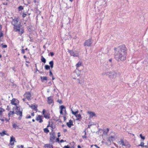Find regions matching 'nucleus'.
<instances>
[{
    "instance_id": "1",
    "label": "nucleus",
    "mask_w": 148,
    "mask_h": 148,
    "mask_svg": "<svg viewBox=\"0 0 148 148\" xmlns=\"http://www.w3.org/2000/svg\"><path fill=\"white\" fill-rule=\"evenodd\" d=\"M114 49L115 51L114 57L116 60L124 61L126 59L127 51L124 45L114 48Z\"/></svg>"
},
{
    "instance_id": "2",
    "label": "nucleus",
    "mask_w": 148,
    "mask_h": 148,
    "mask_svg": "<svg viewBox=\"0 0 148 148\" xmlns=\"http://www.w3.org/2000/svg\"><path fill=\"white\" fill-rule=\"evenodd\" d=\"M105 74L110 79L115 78L116 76V73L114 71H109L106 73Z\"/></svg>"
},
{
    "instance_id": "3",
    "label": "nucleus",
    "mask_w": 148,
    "mask_h": 148,
    "mask_svg": "<svg viewBox=\"0 0 148 148\" xmlns=\"http://www.w3.org/2000/svg\"><path fill=\"white\" fill-rule=\"evenodd\" d=\"M92 43L91 38H89L88 39L86 40L84 43V46L90 47L91 46Z\"/></svg>"
},
{
    "instance_id": "4",
    "label": "nucleus",
    "mask_w": 148,
    "mask_h": 148,
    "mask_svg": "<svg viewBox=\"0 0 148 148\" xmlns=\"http://www.w3.org/2000/svg\"><path fill=\"white\" fill-rule=\"evenodd\" d=\"M71 56H73L74 57H77L78 56V54L76 51H73L72 50H69L68 51Z\"/></svg>"
},
{
    "instance_id": "5",
    "label": "nucleus",
    "mask_w": 148,
    "mask_h": 148,
    "mask_svg": "<svg viewBox=\"0 0 148 148\" xmlns=\"http://www.w3.org/2000/svg\"><path fill=\"white\" fill-rule=\"evenodd\" d=\"M50 141L51 142H54L56 134L54 132H53L52 133H50Z\"/></svg>"
},
{
    "instance_id": "6",
    "label": "nucleus",
    "mask_w": 148,
    "mask_h": 148,
    "mask_svg": "<svg viewBox=\"0 0 148 148\" xmlns=\"http://www.w3.org/2000/svg\"><path fill=\"white\" fill-rule=\"evenodd\" d=\"M87 113L89 115V118L91 119L93 116H96V114L93 112L88 111Z\"/></svg>"
},
{
    "instance_id": "7",
    "label": "nucleus",
    "mask_w": 148,
    "mask_h": 148,
    "mask_svg": "<svg viewBox=\"0 0 148 148\" xmlns=\"http://www.w3.org/2000/svg\"><path fill=\"white\" fill-rule=\"evenodd\" d=\"M19 20L18 18H15L13 19L12 21V24L14 26L17 25L18 22Z\"/></svg>"
},
{
    "instance_id": "8",
    "label": "nucleus",
    "mask_w": 148,
    "mask_h": 148,
    "mask_svg": "<svg viewBox=\"0 0 148 148\" xmlns=\"http://www.w3.org/2000/svg\"><path fill=\"white\" fill-rule=\"evenodd\" d=\"M18 103V101L15 99H13L11 101V103L13 105H14L15 106H16L17 103Z\"/></svg>"
},
{
    "instance_id": "9",
    "label": "nucleus",
    "mask_w": 148,
    "mask_h": 148,
    "mask_svg": "<svg viewBox=\"0 0 148 148\" xmlns=\"http://www.w3.org/2000/svg\"><path fill=\"white\" fill-rule=\"evenodd\" d=\"M25 97L28 100L31 99V94L30 92L26 93L24 95Z\"/></svg>"
},
{
    "instance_id": "10",
    "label": "nucleus",
    "mask_w": 148,
    "mask_h": 148,
    "mask_svg": "<svg viewBox=\"0 0 148 148\" xmlns=\"http://www.w3.org/2000/svg\"><path fill=\"white\" fill-rule=\"evenodd\" d=\"M15 138L13 136H12L10 137V145H14V141H15Z\"/></svg>"
},
{
    "instance_id": "11",
    "label": "nucleus",
    "mask_w": 148,
    "mask_h": 148,
    "mask_svg": "<svg viewBox=\"0 0 148 148\" xmlns=\"http://www.w3.org/2000/svg\"><path fill=\"white\" fill-rule=\"evenodd\" d=\"M60 112L61 114H63V111L66 112L65 107L63 105H62L60 107Z\"/></svg>"
},
{
    "instance_id": "12",
    "label": "nucleus",
    "mask_w": 148,
    "mask_h": 148,
    "mask_svg": "<svg viewBox=\"0 0 148 148\" xmlns=\"http://www.w3.org/2000/svg\"><path fill=\"white\" fill-rule=\"evenodd\" d=\"M29 107L31 108L33 110H34L35 111H37V106L36 105H29Z\"/></svg>"
},
{
    "instance_id": "13",
    "label": "nucleus",
    "mask_w": 148,
    "mask_h": 148,
    "mask_svg": "<svg viewBox=\"0 0 148 148\" xmlns=\"http://www.w3.org/2000/svg\"><path fill=\"white\" fill-rule=\"evenodd\" d=\"M66 125L68 127L70 128L73 125V121L70 120L68 122L66 123Z\"/></svg>"
},
{
    "instance_id": "14",
    "label": "nucleus",
    "mask_w": 148,
    "mask_h": 148,
    "mask_svg": "<svg viewBox=\"0 0 148 148\" xmlns=\"http://www.w3.org/2000/svg\"><path fill=\"white\" fill-rule=\"evenodd\" d=\"M36 120L38 121H39L40 123H41L43 121L42 119V116H41L40 115H38V116L36 117Z\"/></svg>"
},
{
    "instance_id": "15",
    "label": "nucleus",
    "mask_w": 148,
    "mask_h": 148,
    "mask_svg": "<svg viewBox=\"0 0 148 148\" xmlns=\"http://www.w3.org/2000/svg\"><path fill=\"white\" fill-rule=\"evenodd\" d=\"M48 103L50 104L53 103V98L52 97H49L47 98Z\"/></svg>"
},
{
    "instance_id": "16",
    "label": "nucleus",
    "mask_w": 148,
    "mask_h": 148,
    "mask_svg": "<svg viewBox=\"0 0 148 148\" xmlns=\"http://www.w3.org/2000/svg\"><path fill=\"white\" fill-rule=\"evenodd\" d=\"M126 142H127V141H125L124 142L122 139H121L120 141H119V143L122 146H125V145H126Z\"/></svg>"
},
{
    "instance_id": "17",
    "label": "nucleus",
    "mask_w": 148,
    "mask_h": 148,
    "mask_svg": "<svg viewBox=\"0 0 148 148\" xmlns=\"http://www.w3.org/2000/svg\"><path fill=\"white\" fill-rule=\"evenodd\" d=\"M44 147L45 148H53V146L50 144H45Z\"/></svg>"
},
{
    "instance_id": "18",
    "label": "nucleus",
    "mask_w": 148,
    "mask_h": 148,
    "mask_svg": "<svg viewBox=\"0 0 148 148\" xmlns=\"http://www.w3.org/2000/svg\"><path fill=\"white\" fill-rule=\"evenodd\" d=\"M75 116L76 117V120H79L80 121L82 118L81 115L80 114H77Z\"/></svg>"
},
{
    "instance_id": "19",
    "label": "nucleus",
    "mask_w": 148,
    "mask_h": 148,
    "mask_svg": "<svg viewBox=\"0 0 148 148\" xmlns=\"http://www.w3.org/2000/svg\"><path fill=\"white\" fill-rule=\"evenodd\" d=\"M14 26V28L15 32H17L18 30H19V29L20 28V27L19 25H15Z\"/></svg>"
},
{
    "instance_id": "20",
    "label": "nucleus",
    "mask_w": 148,
    "mask_h": 148,
    "mask_svg": "<svg viewBox=\"0 0 148 148\" xmlns=\"http://www.w3.org/2000/svg\"><path fill=\"white\" fill-rule=\"evenodd\" d=\"M18 34L21 35L24 32V30L23 28H20L19 29V30H18Z\"/></svg>"
},
{
    "instance_id": "21",
    "label": "nucleus",
    "mask_w": 148,
    "mask_h": 148,
    "mask_svg": "<svg viewBox=\"0 0 148 148\" xmlns=\"http://www.w3.org/2000/svg\"><path fill=\"white\" fill-rule=\"evenodd\" d=\"M15 113L17 115H19L21 117L22 115V112L21 111H16Z\"/></svg>"
},
{
    "instance_id": "22",
    "label": "nucleus",
    "mask_w": 148,
    "mask_h": 148,
    "mask_svg": "<svg viewBox=\"0 0 148 148\" xmlns=\"http://www.w3.org/2000/svg\"><path fill=\"white\" fill-rule=\"evenodd\" d=\"M12 127H13L15 129H19L18 126L16 124V123H14L12 124Z\"/></svg>"
},
{
    "instance_id": "23",
    "label": "nucleus",
    "mask_w": 148,
    "mask_h": 148,
    "mask_svg": "<svg viewBox=\"0 0 148 148\" xmlns=\"http://www.w3.org/2000/svg\"><path fill=\"white\" fill-rule=\"evenodd\" d=\"M49 64L50 65L51 67L52 68L53 66V61H51L49 62Z\"/></svg>"
},
{
    "instance_id": "24",
    "label": "nucleus",
    "mask_w": 148,
    "mask_h": 148,
    "mask_svg": "<svg viewBox=\"0 0 148 148\" xmlns=\"http://www.w3.org/2000/svg\"><path fill=\"white\" fill-rule=\"evenodd\" d=\"M125 145V146L127 148H129L131 147V145L127 142H126Z\"/></svg>"
},
{
    "instance_id": "25",
    "label": "nucleus",
    "mask_w": 148,
    "mask_h": 148,
    "mask_svg": "<svg viewBox=\"0 0 148 148\" xmlns=\"http://www.w3.org/2000/svg\"><path fill=\"white\" fill-rule=\"evenodd\" d=\"M114 138V137L113 136H111L108 138V140L110 142L113 141V138Z\"/></svg>"
},
{
    "instance_id": "26",
    "label": "nucleus",
    "mask_w": 148,
    "mask_h": 148,
    "mask_svg": "<svg viewBox=\"0 0 148 148\" xmlns=\"http://www.w3.org/2000/svg\"><path fill=\"white\" fill-rule=\"evenodd\" d=\"M14 113H15L14 111H10L8 113L9 117H10L11 115H13Z\"/></svg>"
},
{
    "instance_id": "27",
    "label": "nucleus",
    "mask_w": 148,
    "mask_h": 148,
    "mask_svg": "<svg viewBox=\"0 0 148 148\" xmlns=\"http://www.w3.org/2000/svg\"><path fill=\"white\" fill-rule=\"evenodd\" d=\"M41 60L42 62L44 63H45L46 62L45 59L43 56H42Z\"/></svg>"
},
{
    "instance_id": "28",
    "label": "nucleus",
    "mask_w": 148,
    "mask_h": 148,
    "mask_svg": "<svg viewBox=\"0 0 148 148\" xmlns=\"http://www.w3.org/2000/svg\"><path fill=\"white\" fill-rule=\"evenodd\" d=\"M82 63L81 62H79L76 64V66L77 68L80 67L81 66Z\"/></svg>"
},
{
    "instance_id": "29",
    "label": "nucleus",
    "mask_w": 148,
    "mask_h": 148,
    "mask_svg": "<svg viewBox=\"0 0 148 148\" xmlns=\"http://www.w3.org/2000/svg\"><path fill=\"white\" fill-rule=\"evenodd\" d=\"M44 116L46 119H49V115L48 114H45L44 115Z\"/></svg>"
},
{
    "instance_id": "30",
    "label": "nucleus",
    "mask_w": 148,
    "mask_h": 148,
    "mask_svg": "<svg viewBox=\"0 0 148 148\" xmlns=\"http://www.w3.org/2000/svg\"><path fill=\"white\" fill-rule=\"evenodd\" d=\"M45 69L47 70H49L50 69V67L48 65H46L45 66Z\"/></svg>"
},
{
    "instance_id": "31",
    "label": "nucleus",
    "mask_w": 148,
    "mask_h": 148,
    "mask_svg": "<svg viewBox=\"0 0 148 148\" xmlns=\"http://www.w3.org/2000/svg\"><path fill=\"white\" fill-rule=\"evenodd\" d=\"M78 112V111H77L75 112L73 111L72 110V113L73 114H74V115L76 116L77 114V113Z\"/></svg>"
},
{
    "instance_id": "32",
    "label": "nucleus",
    "mask_w": 148,
    "mask_h": 148,
    "mask_svg": "<svg viewBox=\"0 0 148 148\" xmlns=\"http://www.w3.org/2000/svg\"><path fill=\"white\" fill-rule=\"evenodd\" d=\"M44 131L46 133H48L49 132V130L47 128H45L44 129Z\"/></svg>"
},
{
    "instance_id": "33",
    "label": "nucleus",
    "mask_w": 148,
    "mask_h": 148,
    "mask_svg": "<svg viewBox=\"0 0 148 148\" xmlns=\"http://www.w3.org/2000/svg\"><path fill=\"white\" fill-rule=\"evenodd\" d=\"M0 134L1 136H3L5 135H6V134L5 133V131H3L2 133H0Z\"/></svg>"
},
{
    "instance_id": "34",
    "label": "nucleus",
    "mask_w": 148,
    "mask_h": 148,
    "mask_svg": "<svg viewBox=\"0 0 148 148\" xmlns=\"http://www.w3.org/2000/svg\"><path fill=\"white\" fill-rule=\"evenodd\" d=\"M3 33L2 31H1L0 32V41H1V37H3Z\"/></svg>"
},
{
    "instance_id": "35",
    "label": "nucleus",
    "mask_w": 148,
    "mask_h": 148,
    "mask_svg": "<svg viewBox=\"0 0 148 148\" xmlns=\"http://www.w3.org/2000/svg\"><path fill=\"white\" fill-rule=\"evenodd\" d=\"M41 79L43 80H47V78L46 77L44 76L43 77H41Z\"/></svg>"
},
{
    "instance_id": "36",
    "label": "nucleus",
    "mask_w": 148,
    "mask_h": 148,
    "mask_svg": "<svg viewBox=\"0 0 148 148\" xmlns=\"http://www.w3.org/2000/svg\"><path fill=\"white\" fill-rule=\"evenodd\" d=\"M4 110L2 108H0V116L1 115L3 112L4 111Z\"/></svg>"
},
{
    "instance_id": "37",
    "label": "nucleus",
    "mask_w": 148,
    "mask_h": 148,
    "mask_svg": "<svg viewBox=\"0 0 148 148\" xmlns=\"http://www.w3.org/2000/svg\"><path fill=\"white\" fill-rule=\"evenodd\" d=\"M19 10H21L23 9V6L21 5L18 7V8Z\"/></svg>"
},
{
    "instance_id": "38",
    "label": "nucleus",
    "mask_w": 148,
    "mask_h": 148,
    "mask_svg": "<svg viewBox=\"0 0 148 148\" xmlns=\"http://www.w3.org/2000/svg\"><path fill=\"white\" fill-rule=\"evenodd\" d=\"M138 146H141V147L144 146V143L143 142H141L140 144L138 145Z\"/></svg>"
},
{
    "instance_id": "39",
    "label": "nucleus",
    "mask_w": 148,
    "mask_h": 148,
    "mask_svg": "<svg viewBox=\"0 0 148 148\" xmlns=\"http://www.w3.org/2000/svg\"><path fill=\"white\" fill-rule=\"evenodd\" d=\"M0 75L1 76H4L5 75V74L2 72H0Z\"/></svg>"
},
{
    "instance_id": "40",
    "label": "nucleus",
    "mask_w": 148,
    "mask_h": 148,
    "mask_svg": "<svg viewBox=\"0 0 148 148\" xmlns=\"http://www.w3.org/2000/svg\"><path fill=\"white\" fill-rule=\"evenodd\" d=\"M1 45L2 46V47L3 48H5L7 47V45H3V44H2Z\"/></svg>"
},
{
    "instance_id": "41",
    "label": "nucleus",
    "mask_w": 148,
    "mask_h": 148,
    "mask_svg": "<svg viewBox=\"0 0 148 148\" xmlns=\"http://www.w3.org/2000/svg\"><path fill=\"white\" fill-rule=\"evenodd\" d=\"M140 138L142 139H143V140H144L145 139V137L142 136V134H140Z\"/></svg>"
},
{
    "instance_id": "42",
    "label": "nucleus",
    "mask_w": 148,
    "mask_h": 148,
    "mask_svg": "<svg viewBox=\"0 0 148 148\" xmlns=\"http://www.w3.org/2000/svg\"><path fill=\"white\" fill-rule=\"evenodd\" d=\"M76 81L77 82H78V83H79V84H81V83L80 82V80L79 79H77Z\"/></svg>"
},
{
    "instance_id": "43",
    "label": "nucleus",
    "mask_w": 148,
    "mask_h": 148,
    "mask_svg": "<svg viewBox=\"0 0 148 148\" xmlns=\"http://www.w3.org/2000/svg\"><path fill=\"white\" fill-rule=\"evenodd\" d=\"M49 75L51 77L53 76V75L52 74V72L51 71H49Z\"/></svg>"
},
{
    "instance_id": "44",
    "label": "nucleus",
    "mask_w": 148,
    "mask_h": 148,
    "mask_svg": "<svg viewBox=\"0 0 148 148\" xmlns=\"http://www.w3.org/2000/svg\"><path fill=\"white\" fill-rule=\"evenodd\" d=\"M58 102L60 104H61L62 103V102L61 100H58Z\"/></svg>"
},
{
    "instance_id": "45",
    "label": "nucleus",
    "mask_w": 148,
    "mask_h": 148,
    "mask_svg": "<svg viewBox=\"0 0 148 148\" xmlns=\"http://www.w3.org/2000/svg\"><path fill=\"white\" fill-rule=\"evenodd\" d=\"M21 53L23 54H24L25 53V50L23 49H22L21 50Z\"/></svg>"
},
{
    "instance_id": "46",
    "label": "nucleus",
    "mask_w": 148,
    "mask_h": 148,
    "mask_svg": "<svg viewBox=\"0 0 148 148\" xmlns=\"http://www.w3.org/2000/svg\"><path fill=\"white\" fill-rule=\"evenodd\" d=\"M51 56H53L54 55V53L53 52H51L50 53Z\"/></svg>"
},
{
    "instance_id": "47",
    "label": "nucleus",
    "mask_w": 148,
    "mask_h": 148,
    "mask_svg": "<svg viewBox=\"0 0 148 148\" xmlns=\"http://www.w3.org/2000/svg\"><path fill=\"white\" fill-rule=\"evenodd\" d=\"M63 148H70V147L68 145H67L64 146Z\"/></svg>"
},
{
    "instance_id": "48",
    "label": "nucleus",
    "mask_w": 148,
    "mask_h": 148,
    "mask_svg": "<svg viewBox=\"0 0 148 148\" xmlns=\"http://www.w3.org/2000/svg\"><path fill=\"white\" fill-rule=\"evenodd\" d=\"M45 109H43L42 111V114L44 115L45 114Z\"/></svg>"
},
{
    "instance_id": "49",
    "label": "nucleus",
    "mask_w": 148,
    "mask_h": 148,
    "mask_svg": "<svg viewBox=\"0 0 148 148\" xmlns=\"http://www.w3.org/2000/svg\"><path fill=\"white\" fill-rule=\"evenodd\" d=\"M35 67L36 68V71H38V69H37L36 64H35Z\"/></svg>"
},
{
    "instance_id": "50",
    "label": "nucleus",
    "mask_w": 148,
    "mask_h": 148,
    "mask_svg": "<svg viewBox=\"0 0 148 148\" xmlns=\"http://www.w3.org/2000/svg\"><path fill=\"white\" fill-rule=\"evenodd\" d=\"M108 132H107L106 130L104 131L103 132V134H107Z\"/></svg>"
},
{
    "instance_id": "51",
    "label": "nucleus",
    "mask_w": 148,
    "mask_h": 148,
    "mask_svg": "<svg viewBox=\"0 0 148 148\" xmlns=\"http://www.w3.org/2000/svg\"><path fill=\"white\" fill-rule=\"evenodd\" d=\"M67 131V130L66 129H64V130H63V132H66Z\"/></svg>"
},
{
    "instance_id": "52",
    "label": "nucleus",
    "mask_w": 148,
    "mask_h": 148,
    "mask_svg": "<svg viewBox=\"0 0 148 148\" xmlns=\"http://www.w3.org/2000/svg\"><path fill=\"white\" fill-rule=\"evenodd\" d=\"M31 115L33 116H34V112H32L31 114Z\"/></svg>"
},
{
    "instance_id": "53",
    "label": "nucleus",
    "mask_w": 148,
    "mask_h": 148,
    "mask_svg": "<svg viewBox=\"0 0 148 148\" xmlns=\"http://www.w3.org/2000/svg\"><path fill=\"white\" fill-rule=\"evenodd\" d=\"M82 137L83 138H86V135L83 136H82Z\"/></svg>"
},
{
    "instance_id": "54",
    "label": "nucleus",
    "mask_w": 148,
    "mask_h": 148,
    "mask_svg": "<svg viewBox=\"0 0 148 148\" xmlns=\"http://www.w3.org/2000/svg\"><path fill=\"white\" fill-rule=\"evenodd\" d=\"M31 118V116L30 115H29L27 117V118L28 119H29V118Z\"/></svg>"
},
{
    "instance_id": "55",
    "label": "nucleus",
    "mask_w": 148,
    "mask_h": 148,
    "mask_svg": "<svg viewBox=\"0 0 148 148\" xmlns=\"http://www.w3.org/2000/svg\"><path fill=\"white\" fill-rule=\"evenodd\" d=\"M2 28V26L0 24V30H1Z\"/></svg>"
},
{
    "instance_id": "56",
    "label": "nucleus",
    "mask_w": 148,
    "mask_h": 148,
    "mask_svg": "<svg viewBox=\"0 0 148 148\" xmlns=\"http://www.w3.org/2000/svg\"><path fill=\"white\" fill-rule=\"evenodd\" d=\"M20 147L21 148H23L24 146L23 145H21L20 146Z\"/></svg>"
},
{
    "instance_id": "57",
    "label": "nucleus",
    "mask_w": 148,
    "mask_h": 148,
    "mask_svg": "<svg viewBox=\"0 0 148 148\" xmlns=\"http://www.w3.org/2000/svg\"><path fill=\"white\" fill-rule=\"evenodd\" d=\"M109 61L110 62H111L112 61V59H110L109 60Z\"/></svg>"
},
{
    "instance_id": "58",
    "label": "nucleus",
    "mask_w": 148,
    "mask_h": 148,
    "mask_svg": "<svg viewBox=\"0 0 148 148\" xmlns=\"http://www.w3.org/2000/svg\"><path fill=\"white\" fill-rule=\"evenodd\" d=\"M114 145H115L116 147H118V145H117V144H115V143H114Z\"/></svg>"
},
{
    "instance_id": "59",
    "label": "nucleus",
    "mask_w": 148,
    "mask_h": 148,
    "mask_svg": "<svg viewBox=\"0 0 148 148\" xmlns=\"http://www.w3.org/2000/svg\"><path fill=\"white\" fill-rule=\"evenodd\" d=\"M94 146H95L97 148H99V147H98L97 145H94Z\"/></svg>"
},
{
    "instance_id": "60",
    "label": "nucleus",
    "mask_w": 148,
    "mask_h": 148,
    "mask_svg": "<svg viewBox=\"0 0 148 148\" xmlns=\"http://www.w3.org/2000/svg\"><path fill=\"white\" fill-rule=\"evenodd\" d=\"M78 148H81V146L79 145H78L77 146Z\"/></svg>"
},
{
    "instance_id": "61",
    "label": "nucleus",
    "mask_w": 148,
    "mask_h": 148,
    "mask_svg": "<svg viewBox=\"0 0 148 148\" xmlns=\"http://www.w3.org/2000/svg\"><path fill=\"white\" fill-rule=\"evenodd\" d=\"M26 15V14H24L23 15V17H25V16Z\"/></svg>"
},
{
    "instance_id": "62",
    "label": "nucleus",
    "mask_w": 148,
    "mask_h": 148,
    "mask_svg": "<svg viewBox=\"0 0 148 148\" xmlns=\"http://www.w3.org/2000/svg\"><path fill=\"white\" fill-rule=\"evenodd\" d=\"M64 141V140H61L60 141V143H62V142H63Z\"/></svg>"
},
{
    "instance_id": "63",
    "label": "nucleus",
    "mask_w": 148,
    "mask_h": 148,
    "mask_svg": "<svg viewBox=\"0 0 148 148\" xmlns=\"http://www.w3.org/2000/svg\"><path fill=\"white\" fill-rule=\"evenodd\" d=\"M109 131V129L108 128H107L106 130L107 132H108Z\"/></svg>"
},
{
    "instance_id": "64",
    "label": "nucleus",
    "mask_w": 148,
    "mask_h": 148,
    "mask_svg": "<svg viewBox=\"0 0 148 148\" xmlns=\"http://www.w3.org/2000/svg\"><path fill=\"white\" fill-rule=\"evenodd\" d=\"M70 148H74V146H72L71 147H70Z\"/></svg>"
}]
</instances>
